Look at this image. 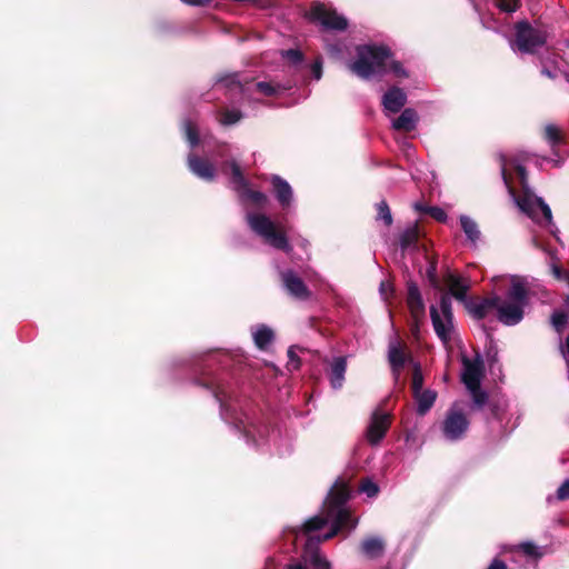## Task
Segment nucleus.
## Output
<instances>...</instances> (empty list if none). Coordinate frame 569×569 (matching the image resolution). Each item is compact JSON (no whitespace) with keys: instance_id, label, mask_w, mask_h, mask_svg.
Wrapping results in <instances>:
<instances>
[{"instance_id":"nucleus-1","label":"nucleus","mask_w":569,"mask_h":569,"mask_svg":"<svg viewBox=\"0 0 569 569\" xmlns=\"http://www.w3.org/2000/svg\"><path fill=\"white\" fill-rule=\"evenodd\" d=\"M348 498L347 486L335 485L325 502L323 515L315 516L293 529L296 539L306 537L307 540L301 561L291 563L286 569H331L328 559L318 551L317 543L332 538L339 530L356 527L357 521L351 519L345 507Z\"/></svg>"},{"instance_id":"nucleus-2","label":"nucleus","mask_w":569,"mask_h":569,"mask_svg":"<svg viewBox=\"0 0 569 569\" xmlns=\"http://www.w3.org/2000/svg\"><path fill=\"white\" fill-rule=\"evenodd\" d=\"M501 174L517 207L532 221L553 232L551 209L528 188L526 169L517 161L501 157Z\"/></svg>"},{"instance_id":"nucleus-3","label":"nucleus","mask_w":569,"mask_h":569,"mask_svg":"<svg viewBox=\"0 0 569 569\" xmlns=\"http://www.w3.org/2000/svg\"><path fill=\"white\" fill-rule=\"evenodd\" d=\"M352 73L361 79L369 80L389 71L397 77H407V72L399 62L392 60L390 50L383 46H359L357 58L349 63Z\"/></svg>"},{"instance_id":"nucleus-4","label":"nucleus","mask_w":569,"mask_h":569,"mask_svg":"<svg viewBox=\"0 0 569 569\" xmlns=\"http://www.w3.org/2000/svg\"><path fill=\"white\" fill-rule=\"evenodd\" d=\"M506 299L498 297L496 312L498 320L506 326H515L523 318L527 305V289L521 279L512 277Z\"/></svg>"},{"instance_id":"nucleus-5","label":"nucleus","mask_w":569,"mask_h":569,"mask_svg":"<svg viewBox=\"0 0 569 569\" xmlns=\"http://www.w3.org/2000/svg\"><path fill=\"white\" fill-rule=\"evenodd\" d=\"M246 220L249 228L262 238L266 243L286 252L291 251V246L286 234L277 228V224L269 217L263 213L248 212Z\"/></svg>"},{"instance_id":"nucleus-6","label":"nucleus","mask_w":569,"mask_h":569,"mask_svg":"<svg viewBox=\"0 0 569 569\" xmlns=\"http://www.w3.org/2000/svg\"><path fill=\"white\" fill-rule=\"evenodd\" d=\"M461 361V380L470 392L473 403L481 407L487 401V393L480 390V383L485 373L483 360L480 355H477L472 359L462 356Z\"/></svg>"},{"instance_id":"nucleus-7","label":"nucleus","mask_w":569,"mask_h":569,"mask_svg":"<svg viewBox=\"0 0 569 569\" xmlns=\"http://www.w3.org/2000/svg\"><path fill=\"white\" fill-rule=\"evenodd\" d=\"M430 317L437 337L447 348L450 345L455 333L450 297L442 296L438 307L431 306Z\"/></svg>"},{"instance_id":"nucleus-8","label":"nucleus","mask_w":569,"mask_h":569,"mask_svg":"<svg viewBox=\"0 0 569 569\" xmlns=\"http://www.w3.org/2000/svg\"><path fill=\"white\" fill-rule=\"evenodd\" d=\"M516 46L519 51L530 53L543 46L548 33L540 26H531L527 21H519L516 27Z\"/></svg>"},{"instance_id":"nucleus-9","label":"nucleus","mask_w":569,"mask_h":569,"mask_svg":"<svg viewBox=\"0 0 569 569\" xmlns=\"http://www.w3.org/2000/svg\"><path fill=\"white\" fill-rule=\"evenodd\" d=\"M230 167L232 172L231 184L232 188L238 192L241 201H250L252 204L259 208H263L268 202L267 196L260 191H253L249 189L247 180L244 179L239 166L234 161L230 163Z\"/></svg>"},{"instance_id":"nucleus-10","label":"nucleus","mask_w":569,"mask_h":569,"mask_svg":"<svg viewBox=\"0 0 569 569\" xmlns=\"http://www.w3.org/2000/svg\"><path fill=\"white\" fill-rule=\"evenodd\" d=\"M469 427V421L458 402L453 403L449 409L442 423V431L448 440L460 439Z\"/></svg>"},{"instance_id":"nucleus-11","label":"nucleus","mask_w":569,"mask_h":569,"mask_svg":"<svg viewBox=\"0 0 569 569\" xmlns=\"http://www.w3.org/2000/svg\"><path fill=\"white\" fill-rule=\"evenodd\" d=\"M309 18L319 22L326 29L345 30L348 26L347 19L330 9L326 4L317 3L311 7Z\"/></svg>"},{"instance_id":"nucleus-12","label":"nucleus","mask_w":569,"mask_h":569,"mask_svg":"<svg viewBox=\"0 0 569 569\" xmlns=\"http://www.w3.org/2000/svg\"><path fill=\"white\" fill-rule=\"evenodd\" d=\"M391 422V415L380 408H377L370 418L366 431V438L369 443L378 445L386 436Z\"/></svg>"},{"instance_id":"nucleus-13","label":"nucleus","mask_w":569,"mask_h":569,"mask_svg":"<svg viewBox=\"0 0 569 569\" xmlns=\"http://www.w3.org/2000/svg\"><path fill=\"white\" fill-rule=\"evenodd\" d=\"M220 83L226 84L227 87L234 86L243 93L251 91V89L254 88L259 93L267 96V97L276 96L284 89V88L280 87L279 84H273L271 82H264V81L257 82L251 86L247 84L246 87H243V86H241L240 81L237 79L236 74L226 77L224 79H221Z\"/></svg>"},{"instance_id":"nucleus-14","label":"nucleus","mask_w":569,"mask_h":569,"mask_svg":"<svg viewBox=\"0 0 569 569\" xmlns=\"http://www.w3.org/2000/svg\"><path fill=\"white\" fill-rule=\"evenodd\" d=\"M407 305L415 322L412 331L415 335H417L419 331V322L425 316V303L420 291L415 283L408 284Z\"/></svg>"},{"instance_id":"nucleus-15","label":"nucleus","mask_w":569,"mask_h":569,"mask_svg":"<svg viewBox=\"0 0 569 569\" xmlns=\"http://www.w3.org/2000/svg\"><path fill=\"white\" fill-rule=\"evenodd\" d=\"M282 283L286 290L296 299H307L309 297V290L293 271L289 270L281 273Z\"/></svg>"},{"instance_id":"nucleus-16","label":"nucleus","mask_w":569,"mask_h":569,"mask_svg":"<svg viewBox=\"0 0 569 569\" xmlns=\"http://www.w3.org/2000/svg\"><path fill=\"white\" fill-rule=\"evenodd\" d=\"M498 302V297L487 298V299H469L466 301L465 307L468 312L475 319H483L487 315H489L492 310H496V305Z\"/></svg>"},{"instance_id":"nucleus-17","label":"nucleus","mask_w":569,"mask_h":569,"mask_svg":"<svg viewBox=\"0 0 569 569\" xmlns=\"http://www.w3.org/2000/svg\"><path fill=\"white\" fill-rule=\"evenodd\" d=\"M407 101L406 93L399 88L389 89L382 97V106L386 112L396 113L401 110Z\"/></svg>"},{"instance_id":"nucleus-18","label":"nucleus","mask_w":569,"mask_h":569,"mask_svg":"<svg viewBox=\"0 0 569 569\" xmlns=\"http://www.w3.org/2000/svg\"><path fill=\"white\" fill-rule=\"evenodd\" d=\"M388 359L392 369V373L395 379H398L401 369L403 368L406 361L409 357L405 353L401 346L397 340H392L389 343L388 348Z\"/></svg>"},{"instance_id":"nucleus-19","label":"nucleus","mask_w":569,"mask_h":569,"mask_svg":"<svg viewBox=\"0 0 569 569\" xmlns=\"http://www.w3.org/2000/svg\"><path fill=\"white\" fill-rule=\"evenodd\" d=\"M188 166L192 173L203 180H212L216 176V169L210 162L193 154L188 157Z\"/></svg>"},{"instance_id":"nucleus-20","label":"nucleus","mask_w":569,"mask_h":569,"mask_svg":"<svg viewBox=\"0 0 569 569\" xmlns=\"http://www.w3.org/2000/svg\"><path fill=\"white\" fill-rule=\"evenodd\" d=\"M446 282L449 287L450 293L459 301L466 303L469 299H467V291L469 289V283L466 279L457 276L455 273H449L446 278Z\"/></svg>"},{"instance_id":"nucleus-21","label":"nucleus","mask_w":569,"mask_h":569,"mask_svg":"<svg viewBox=\"0 0 569 569\" xmlns=\"http://www.w3.org/2000/svg\"><path fill=\"white\" fill-rule=\"evenodd\" d=\"M385 541L380 537H368L360 545L361 552L369 559H377L385 552Z\"/></svg>"},{"instance_id":"nucleus-22","label":"nucleus","mask_w":569,"mask_h":569,"mask_svg":"<svg viewBox=\"0 0 569 569\" xmlns=\"http://www.w3.org/2000/svg\"><path fill=\"white\" fill-rule=\"evenodd\" d=\"M347 370V361L343 357H337L333 359L330 368V383L333 389L342 387L345 381V373Z\"/></svg>"},{"instance_id":"nucleus-23","label":"nucleus","mask_w":569,"mask_h":569,"mask_svg":"<svg viewBox=\"0 0 569 569\" xmlns=\"http://www.w3.org/2000/svg\"><path fill=\"white\" fill-rule=\"evenodd\" d=\"M276 197L282 207L290 206L292 201V189L289 183L278 176L272 178Z\"/></svg>"},{"instance_id":"nucleus-24","label":"nucleus","mask_w":569,"mask_h":569,"mask_svg":"<svg viewBox=\"0 0 569 569\" xmlns=\"http://www.w3.org/2000/svg\"><path fill=\"white\" fill-rule=\"evenodd\" d=\"M418 116L413 109L407 108L401 114L392 121V128L396 130L411 131L416 128Z\"/></svg>"},{"instance_id":"nucleus-25","label":"nucleus","mask_w":569,"mask_h":569,"mask_svg":"<svg viewBox=\"0 0 569 569\" xmlns=\"http://www.w3.org/2000/svg\"><path fill=\"white\" fill-rule=\"evenodd\" d=\"M413 397L417 402L418 413L425 415L433 406L436 398H437V393L432 390L427 389V390H420V391L413 392Z\"/></svg>"},{"instance_id":"nucleus-26","label":"nucleus","mask_w":569,"mask_h":569,"mask_svg":"<svg viewBox=\"0 0 569 569\" xmlns=\"http://www.w3.org/2000/svg\"><path fill=\"white\" fill-rule=\"evenodd\" d=\"M460 223H461V228H462L466 237L468 238V240L471 243L476 244L481 236V232L479 230L477 222L472 218H470L466 214H461Z\"/></svg>"},{"instance_id":"nucleus-27","label":"nucleus","mask_w":569,"mask_h":569,"mask_svg":"<svg viewBox=\"0 0 569 569\" xmlns=\"http://www.w3.org/2000/svg\"><path fill=\"white\" fill-rule=\"evenodd\" d=\"M252 337H253V341H254L256 346L259 349H264L272 341L273 331L269 327L261 325V326H258L252 331Z\"/></svg>"},{"instance_id":"nucleus-28","label":"nucleus","mask_w":569,"mask_h":569,"mask_svg":"<svg viewBox=\"0 0 569 569\" xmlns=\"http://www.w3.org/2000/svg\"><path fill=\"white\" fill-rule=\"evenodd\" d=\"M418 236H419V230L416 224L407 228L400 237L401 248L403 250H406V249L415 246L418 240Z\"/></svg>"},{"instance_id":"nucleus-29","label":"nucleus","mask_w":569,"mask_h":569,"mask_svg":"<svg viewBox=\"0 0 569 569\" xmlns=\"http://www.w3.org/2000/svg\"><path fill=\"white\" fill-rule=\"evenodd\" d=\"M242 119V113L239 110H223L221 112V118L219 119V122L222 126H232L239 122Z\"/></svg>"},{"instance_id":"nucleus-30","label":"nucleus","mask_w":569,"mask_h":569,"mask_svg":"<svg viewBox=\"0 0 569 569\" xmlns=\"http://www.w3.org/2000/svg\"><path fill=\"white\" fill-rule=\"evenodd\" d=\"M413 372H412V391L417 392L422 389L423 386V376L421 371V367L418 362L412 361Z\"/></svg>"},{"instance_id":"nucleus-31","label":"nucleus","mask_w":569,"mask_h":569,"mask_svg":"<svg viewBox=\"0 0 569 569\" xmlns=\"http://www.w3.org/2000/svg\"><path fill=\"white\" fill-rule=\"evenodd\" d=\"M183 129H184L186 138H187L190 147H192V148L196 147L199 142L198 132H197L196 127L190 121H186L183 123Z\"/></svg>"},{"instance_id":"nucleus-32","label":"nucleus","mask_w":569,"mask_h":569,"mask_svg":"<svg viewBox=\"0 0 569 569\" xmlns=\"http://www.w3.org/2000/svg\"><path fill=\"white\" fill-rule=\"evenodd\" d=\"M378 219L382 220L386 226L392 223V216L386 201H381L377 204Z\"/></svg>"},{"instance_id":"nucleus-33","label":"nucleus","mask_w":569,"mask_h":569,"mask_svg":"<svg viewBox=\"0 0 569 569\" xmlns=\"http://www.w3.org/2000/svg\"><path fill=\"white\" fill-rule=\"evenodd\" d=\"M359 490L367 495L369 498H373L378 495L379 492V487L377 483H375L373 481H371L370 479H366L361 482L360 487H359Z\"/></svg>"},{"instance_id":"nucleus-34","label":"nucleus","mask_w":569,"mask_h":569,"mask_svg":"<svg viewBox=\"0 0 569 569\" xmlns=\"http://www.w3.org/2000/svg\"><path fill=\"white\" fill-rule=\"evenodd\" d=\"M551 323L558 333L562 332L565 325L567 323V316L562 311H555L551 316Z\"/></svg>"},{"instance_id":"nucleus-35","label":"nucleus","mask_w":569,"mask_h":569,"mask_svg":"<svg viewBox=\"0 0 569 569\" xmlns=\"http://www.w3.org/2000/svg\"><path fill=\"white\" fill-rule=\"evenodd\" d=\"M545 138L552 144L560 140V130L555 124H547L545 127Z\"/></svg>"},{"instance_id":"nucleus-36","label":"nucleus","mask_w":569,"mask_h":569,"mask_svg":"<svg viewBox=\"0 0 569 569\" xmlns=\"http://www.w3.org/2000/svg\"><path fill=\"white\" fill-rule=\"evenodd\" d=\"M496 3L505 12H515L519 7V0H496Z\"/></svg>"},{"instance_id":"nucleus-37","label":"nucleus","mask_w":569,"mask_h":569,"mask_svg":"<svg viewBox=\"0 0 569 569\" xmlns=\"http://www.w3.org/2000/svg\"><path fill=\"white\" fill-rule=\"evenodd\" d=\"M519 548L523 551V553H526L527 556H530V557L539 558L543 555L540 551V548L535 546L531 542H523L519 546Z\"/></svg>"},{"instance_id":"nucleus-38","label":"nucleus","mask_w":569,"mask_h":569,"mask_svg":"<svg viewBox=\"0 0 569 569\" xmlns=\"http://www.w3.org/2000/svg\"><path fill=\"white\" fill-rule=\"evenodd\" d=\"M281 56L291 61L293 64L300 63L302 61V54L298 50L290 49L287 51H281Z\"/></svg>"},{"instance_id":"nucleus-39","label":"nucleus","mask_w":569,"mask_h":569,"mask_svg":"<svg viewBox=\"0 0 569 569\" xmlns=\"http://www.w3.org/2000/svg\"><path fill=\"white\" fill-rule=\"evenodd\" d=\"M428 213L437 221L445 222L447 220V213L439 207H429Z\"/></svg>"},{"instance_id":"nucleus-40","label":"nucleus","mask_w":569,"mask_h":569,"mask_svg":"<svg viewBox=\"0 0 569 569\" xmlns=\"http://www.w3.org/2000/svg\"><path fill=\"white\" fill-rule=\"evenodd\" d=\"M380 295L385 301L392 295L393 288L390 282L382 281L379 287Z\"/></svg>"},{"instance_id":"nucleus-41","label":"nucleus","mask_w":569,"mask_h":569,"mask_svg":"<svg viewBox=\"0 0 569 569\" xmlns=\"http://www.w3.org/2000/svg\"><path fill=\"white\" fill-rule=\"evenodd\" d=\"M558 500L569 499V480H566L557 490Z\"/></svg>"},{"instance_id":"nucleus-42","label":"nucleus","mask_w":569,"mask_h":569,"mask_svg":"<svg viewBox=\"0 0 569 569\" xmlns=\"http://www.w3.org/2000/svg\"><path fill=\"white\" fill-rule=\"evenodd\" d=\"M327 50L335 58H339L342 54V46L340 43L332 44L327 42Z\"/></svg>"},{"instance_id":"nucleus-43","label":"nucleus","mask_w":569,"mask_h":569,"mask_svg":"<svg viewBox=\"0 0 569 569\" xmlns=\"http://www.w3.org/2000/svg\"><path fill=\"white\" fill-rule=\"evenodd\" d=\"M288 357H289V369L296 370L299 368V360L295 353L293 347H290L288 350Z\"/></svg>"},{"instance_id":"nucleus-44","label":"nucleus","mask_w":569,"mask_h":569,"mask_svg":"<svg viewBox=\"0 0 569 569\" xmlns=\"http://www.w3.org/2000/svg\"><path fill=\"white\" fill-rule=\"evenodd\" d=\"M312 76L316 80H320L322 77V63L317 60L311 67Z\"/></svg>"},{"instance_id":"nucleus-45","label":"nucleus","mask_w":569,"mask_h":569,"mask_svg":"<svg viewBox=\"0 0 569 569\" xmlns=\"http://www.w3.org/2000/svg\"><path fill=\"white\" fill-rule=\"evenodd\" d=\"M560 351L569 365V336L567 337L565 345L560 343Z\"/></svg>"},{"instance_id":"nucleus-46","label":"nucleus","mask_w":569,"mask_h":569,"mask_svg":"<svg viewBox=\"0 0 569 569\" xmlns=\"http://www.w3.org/2000/svg\"><path fill=\"white\" fill-rule=\"evenodd\" d=\"M488 569H506V565L500 560H493Z\"/></svg>"},{"instance_id":"nucleus-47","label":"nucleus","mask_w":569,"mask_h":569,"mask_svg":"<svg viewBox=\"0 0 569 569\" xmlns=\"http://www.w3.org/2000/svg\"><path fill=\"white\" fill-rule=\"evenodd\" d=\"M413 208H415L417 211H419V212H427V213H428V208H429V207H426V206H423V204H421V203H419V202H416V203L413 204Z\"/></svg>"},{"instance_id":"nucleus-48","label":"nucleus","mask_w":569,"mask_h":569,"mask_svg":"<svg viewBox=\"0 0 569 569\" xmlns=\"http://www.w3.org/2000/svg\"><path fill=\"white\" fill-rule=\"evenodd\" d=\"M428 273L431 279H435L436 267L431 266L430 269L428 270Z\"/></svg>"},{"instance_id":"nucleus-49","label":"nucleus","mask_w":569,"mask_h":569,"mask_svg":"<svg viewBox=\"0 0 569 569\" xmlns=\"http://www.w3.org/2000/svg\"><path fill=\"white\" fill-rule=\"evenodd\" d=\"M541 72H542V74H545V76H547L549 78H553L555 77V74L551 71H549L548 69H542Z\"/></svg>"},{"instance_id":"nucleus-50","label":"nucleus","mask_w":569,"mask_h":569,"mask_svg":"<svg viewBox=\"0 0 569 569\" xmlns=\"http://www.w3.org/2000/svg\"><path fill=\"white\" fill-rule=\"evenodd\" d=\"M263 569H274L271 562H267Z\"/></svg>"}]
</instances>
